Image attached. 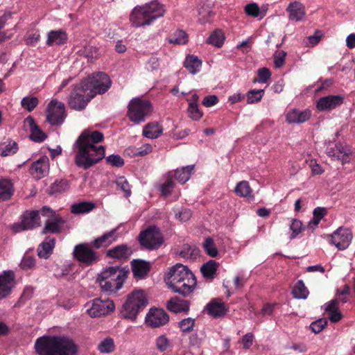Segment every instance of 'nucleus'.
I'll return each mask as SVG.
<instances>
[{"mask_svg": "<svg viewBox=\"0 0 355 355\" xmlns=\"http://www.w3.org/2000/svg\"><path fill=\"white\" fill-rule=\"evenodd\" d=\"M103 134L98 130H84L76 141L78 151L74 157L77 166L88 169L105 157V148L95 144L102 141Z\"/></svg>", "mask_w": 355, "mask_h": 355, "instance_id": "nucleus-1", "label": "nucleus"}, {"mask_svg": "<svg viewBox=\"0 0 355 355\" xmlns=\"http://www.w3.org/2000/svg\"><path fill=\"white\" fill-rule=\"evenodd\" d=\"M164 279L169 288L184 297L193 293L197 284L194 274L182 263L171 267L165 274Z\"/></svg>", "mask_w": 355, "mask_h": 355, "instance_id": "nucleus-2", "label": "nucleus"}, {"mask_svg": "<svg viewBox=\"0 0 355 355\" xmlns=\"http://www.w3.org/2000/svg\"><path fill=\"white\" fill-rule=\"evenodd\" d=\"M35 349L39 355H76L77 345L65 336H44L35 343Z\"/></svg>", "mask_w": 355, "mask_h": 355, "instance_id": "nucleus-3", "label": "nucleus"}, {"mask_svg": "<svg viewBox=\"0 0 355 355\" xmlns=\"http://www.w3.org/2000/svg\"><path fill=\"white\" fill-rule=\"evenodd\" d=\"M166 12L165 6L157 0H153L135 6L130 15V21L136 28L150 25L155 19Z\"/></svg>", "mask_w": 355, "mask_h": 355, "instance_id": "nucleus-4", "label": "nucleus"}, {"mask_svg": "<svg viewBox=\"0 0 355 355\" xmlns=\"http://www.w3.org/2000/svg\"><path fill=\"white\" fill-rule=\"evenodd\" d=\"M128 272V270L119 266L106 268L98 277L101 288L105 292H117L123 286Z\"/></svg>", "mask_w": 355, "mask_h": 355, "instance_id": "nucleus-5", "label": "nucleus"}, {"mask_svg": "<svg viewBox=\"0 0 355 355\" xmlns=\"http://www.w3.org/2000/svg\"><path fill=\"white\" fill-rule=\"evenodd\" d=\"M40 214L50 217L54 212L47 207H43L40 211H26L21 216V222L12 224L10 229L14 233H19L40 226Z\"/></svg>", "mask_w": 355, "mask_h": 355, "instance_id": "nucleus-6", "label": "nucleus"}, {"mask_svg": "<svg viewBox=\"0 0 355 355\" xmlns=\"http://www.w3.org/2000/svg\"><path fill=\"white\" fill-rule=\"evenodd\" d=\"M147 300L142 291H133L123 304L121 314L125 318L135 320L141 309L147 305Z\"/></svg>", "mask_w": 355, "mask_h": 355, "instance_id": "nucleus-7", "label": "nucleus"}, {"mask_svg": "<svg viewBox=\"0 0 355 355\" xmlns=\"http://www.w3.org/2000/svg\"><path fill=\"white\" fill-rule=\"evenodd\" d=\"M85 87L88 89L89 97L94 98L97 94L105 93L111 86L112 82L110 77L105 73L99 72L89 76L82 80Z\"/></svg>", "mask_w": 355, "mask_h": 355, "instance_id": "nucleus-8", "label": "nucleus"}, {"mask_svg": "<svg viewBox=\"0 0 355 355\" xmlns=\"http://www.w3.org/2000/svg\"><path fill=\"white\" fill-rule=\"evenodd\" d=\"M81 81L76 85L68 97L69 106L75 110L80 111L85 108L88 103L92 99L90 98L88 89Z\"/></svg>", "mask_w": 355, "mask_h": 355, "instance_id": "nucleus-9", "label": "nucleus"}, {"mask_svg": "<svg viewBox=\"0 0 355 355\" xmlns=\"http://www.w3.org/2000/svg\"><path fill=\"white\" fill-rule=\"evenodd\" d=\"M150 112L151 104L148 101L136 98L129 103L128 116L131 121L139 123L144 121Z\"/></svg>", "mask_w": 355, "mask_h": 355, "instance_id": "nucleus-10", "label": "nucleus"}, {"mask_svg": "<svg viewBox=\"0 0 355 355\" xmlns=\"http://www.w3.org/2000/svg\"><path fill=\"white\" fill-rule=\"evenodd\" d=\"M140 244L148 250H157L163 243L164 239L159 229L150 226L139 234Z\"/></svg>", "mask_w": 355, "mask_h": 355, "instance_id": "nucleus-11", "label": "nucleus"}, {"mask_svg": "<svg viewBox=\"0 0 355 355\" xmlns=\"http://www.w3.org/2000/svg\"><path fill=\"white\" fill-rule=\"evenodd\" d=\"M92 243H83L78 244L73 249V257L80 263L91 266L99 259L98 254L92 249Z\"/></svg>", "mask_w": 355, "mask_h": 355, "instance_id": "nucleus-12", "label": "nucleus"}, {"mask_svg": "<svg viewBox=\"0 0 355 355\" xmlns=\"http://www.w3.org/2000/svg\"><path fill=\"white\" fill-rule=\"evenodd\" d=\"M87 313L92 318L107 315L114 309L112 300L96 298L86 304Z\"/></svg>", "mask_w": 355, "mask_h": 355, "instance_id": "nucleus-13", "label": "nucleus"}, {"mask_svg": "<svg viewBox=\"0 0 355 355\" xmlns=\"http://www.w3.org/2000/svg\"><path fill=\"white\" fill-rule=\"evenodd\" d=\"M66 117L64 104L53 99L47 107L46 121L52 125H60Z\"/></svg>", "mask_w": 355, "mask_h": 355, "instance_id": "nucleus-14", "label": "nucleus"}, {"mask_svg": "<svg viewBox=\"0 0 355 355\" xmlns=\"http://www.w3.org/2000/svg\"><path fill=\"white\" fill-rule=\"evenodd\" d=\"M325 152L329 157L335 160L340 161L342 164L347 163L350 160L351 152L349 148L340 143L329 142L326 147Z\"/></svg>", "mask_w": 355, "mask_h": 355, "instance_id": "nucleus-15", "label": "nucleus"}, {"mask_svg": "<svg viewBox=\"0 0 355 355\" xmlns=\"http://www.w3.org/2000/svg\"><path fill=\"white\" fill-rule=\"evenodd\" d=\"M352 239V234L347 228L342 227L338 228L331 235V243L334 244L339 250L347 249Z\"/></svg>", "mask_w": 355, "mask_h": 355, "instance_id": "nucleus-16", "label": "nucleus"}, {"mask_svg": "<svg viewBox=\"0 0 355 355\" xmlns=\"http://www.w3.org/2000/svg\"><path fill=\"white\" fill-rule=\"evenodd\" d=\"M168 320V315L162 309H150L146 316V324L153 328L164 326Z\"/></svg>", "mask_w": 355, "mask_h": 355, "instance_id": "nucleus-17", "label": "nucleus"}, {"mask_svg": "<svg viewBox=\"0 0 355 355\" xmlns=\"http://www.w3.org/2000/svg\"><path fill=\"white\" fill-rule=\"evenodd\" d=\"M15 286L14 271L4 270L0 274V300L8 296Z\"/></svg>", "mask_w": 355, "mask_h": 355, "instance_id": "nucleus-18", "label": "nucleus"}, {"mask_svg": "<svg viewBox=\"0 0 355 355\" xmlns=\"http://www.w3.org/2000/svg\"><path fill=\"white\" fill-rule=\"evenodd\" d=\"M344 98L341 95H329L320 98L316 103L318 111L324 112L332 110L341 105Z\"/></svg>", "mask_w": 355, "mask_h": 355, "instance_id": "nucleus-19", "label": "nucleus"}, {"mask_svg": "<svg viewBox=\"0 0 355 355\" xmlns=\"http://www.w3.org/2000/svg\"><path fill=\"white\" fill-rule=\"evenodd\" d=\"M117 228L113 229L109 232L104 233L102 236L95 239L92 245L96 249L101 248H106L116 241L118 238Z\"/></svg>", "mask_w": 355, "mask_h": 355, "instance_id": "nucleus-20", "label": "nucleus"}, {"mask_svg": "<svg viewBox=\"0 0 355 355\" xmlns=\"http://www.w3.org/2000/svg\"><path fill=\"white\" fill-rule=\"evenodd\" d=\"M131 268L135 277L145 278L150 269L149 262L141 259H134L131 261Z\"/></svg>", "mask_w": 355, "mask_h": 355, "instance_id": "nucleus-21", "label": "nucleus"}, {"mask_svg": "<svg viewBox=\"0 0 355 355\" xmlns=\"http://www.w3.org/2000/svg\"><path fill=\"white\" fill-rule=\"evenodd\" d=\"M311 112L308 110L301 111L293 109L288 111L286 115V121L288 123H302L309 119Z\"/></svg>", "mask_w": 355, "mask_h": 355, "instance_id": "nucleus-22", "label": "nucleus"}, {"mask_svg": "<svg viewBox=\"0 0 355 355\" xmlns=\"http://www.w3.org/2000/svg\"><path fill=\"white\" fill-rule=\"evenodd\" d=\"M286 10L288 12V19L292 21H302L306 15L304 5L299 1L290 3Z\"/></svg>", "mask_w": 355, "mask_h": 355, "instance_id": "nucleus-23", "label": "nucleus"}, {"mask_svg": "<svg viewBox=\"0 0 355 355\" xmlns=\"http://www.w3.org/2000/svg\"><path fill=\"white\" fill-rule=\"evenodd\" d=\"M132 253L131 248L127 244L116 245L107 250L106 255L116 259H128Z\"/></svg>", "mask_w": 355, "mask_h": 355, "instance_id": "nucleus-24", "label": "nucleus"}, {"mask_svg": "<svg viewBox=\"0 0 355 355\" xmlns=\"http://www.w3.org/2000/svg\"><path fill=\"white\" fill-rule=\"evenodd\" d=\"M190 303L189 301L181 299L178 297L171 298L167 302V309L174 313H187L189 310Z\"/></svg>", "mask_w": 355, "mask_h": 355, "instance_id": "nucleus-25", "label": "nucleus"}, {"mask_svg": "<svg viewBox=\"0 0 355 355\" xmlns=\"http://www.w3.org/2000/svg\"><path fill=\"white\" fill-rule=\"evenodd\" d=\"M49 167V158L44 156L32 164L31 170V173L35 175L37 178H41L48 173Z\"/></svg>", "mask_w": 355, "mask_h": 355, "instance_id": "nucleus-26", "label": "nucleus"}, {"mask_svg": "<svg viewBox=\"0 0 355 355\" xmlns=\"http://www.w3.org/2000/svg\"><path fill=\"white\" fill-rule=\"evenodd\" d=\"M67 34L62 30L51 31L48 33L46 45H62L67 41Z\"/></svg>", "mask_w": 355, "mask_h": 355, "instance_id": "nucleus-27", "label": "nucleus"}, {"mask_svg": "<svg viewBox=\"0 0 355 355\" xmlns=\"http://www.w3.org/2000/svg\"><path fill=\"white\" fill-rule=\"evenodd\" d=\"M55 241L54 238L47 236L37 248V254L39 257L48 259L52 254L53 249L55 247Z\"/></svg>", "mask_w": 355, "mask_h": 355, "instance_id": "nucleus-28", "label": "nucleus"}, {"mask_svg": "<svg viewBox=\"0 0 355 355\" xmlns=\"http://www.w3.org/2000/svg\"><path fill=\"white\" fill-rule=\"evenodd\" d=\"M26 122L28 124L31 129L30 138L36 142L43 141L46 135L40 129L38 125L35 123L34 119L31 116L26 119Z\"/></svg>", "mask_w": 355, "mask_h": 355, "instance_id": "nucleus-29", "label": "nucleus"}, {"mask_svg": "<svg viewBox=\"0 0 355 355\" xmlns=\"http://www.w3.org/2000/svg\"><path fill=\"white\" fill-rule=\"evenodd\" d=\"M64 223V221L61 217H55L53 219L49 218L45 222V225L42 230V233H59Z\"/></svg>", "mask_w": 355, "mask_h": 355, "instance_id": "nucleus-30", "label": "nucleus"}, {"mask_svg": "<svg viewBox=\"0 0 355 355\" xmlns=\"http://www.w3.org/2000/svg\"><path fill=\"white\" fill-rule=\"evenodd\" d=\"M194 166L192 164L178 168L174 173H172L173 178H175L181 184H184L189 180L191 174L194 170Z\"/></svg>", "mask_w": 355, "mask_h": 355, "instance_id": "nucleus-31", "label": "nucleus"}, {"mask_svg": "<svg viewBox=\"0 0 355 355\" xmlns=\"http://www.w3.org/2000/svg\"><path fill=\"white\" fill-rule=\"evenodd\" d=\"M14 193L12 182L6 178L0 179V201H5L11 198Z\"/></svg>", "mask_w": 355, "mask_h": 355, "instance_id": "nucleus-32", "label": "nucleus"}, {"mask_svg": "<svg viewBox=\"0 0 355 355\" xmlns=\"http://www.w3.org/2000/svg\"><path fill=\"white\" fill-rule=\"evenodd\" d=\"M206 307L208 313L214 318L221 317L224 315L227 311L224 304L217 300H212Z\"/></svg>", "mask_w": 355, "mask_h": 355, "instance_id": "nucleus-33", "label": "nucleus"}, {"mask_svg": "<svg viewBox=\"0 0 355 355\" xmlns=\"http://www.w3.org/2000/svg\"><path fill=\"white\" fill-rule=\"evenodd\" d=\"M163 132V128L157 122L149 123L144 126L143 135L150 139H156L159 137Z\"/></svg>", "mask_w": 355, "mask_h": 355, "instance_id": "nucleus-34", "label": "nucleus"}, {"mask_svg": "<svg viewBox=\"0 0 355 355\" xmlns=\"http://www.w3.org/2000/svg\"><path fill=\"white\" fill-rule=\"evenodd\" d=\"M202 62L197 56L188 55L184 62V67L193 75L200 71Z\"/></svg>", "mask_w": 355, "mask_h": 355, "instance_id": "nucleus-35", "label": "nucleus"}, {"mask_svg": "<svg viewBox=\"0 0 355 355\" xmlns=\"http://www.w3.org/2000/svg\"><path fill=\"white\" fill-rule=\"evenodd\" d=\"M234 192L240 197L254 198L252 189L248 181L243 180L237 183Z\"/></svg>", "mask_w": 355, "mask_h": 355, "instance_id": "nucleus-36", "label": "nucleus"}, {"mask_svg": "<svg viewBox=\"0 0 355 355\" xmlns=\"http://www.w3.org/2000/svg\"><path fill=\"white\" fill-rule=\"evenodd\" d=\"M95 207L92 202H81L71 205V211L74 214H84L91 211Z\"/></svg>", "mask_w": 355, "mask_h": 355, "instance_id": "nucleus-37", "label": "nucleus"}, {"mask_svg": "<svg viewBox=\"0 0 355 355\" xmlns=\"http://www.w3.org/2000/svg\"><path fill=\"white\" fill-rule=\"evenodd\" d=\"M153 150V146L149 144H143L140 147L132 146L126 150L127 153L132 154V156H140L143 157L149 153Z\"/></svg>", "mask_w": 355, "mask_h": 355, "instance_id": "nucleus-38", "label": "nucleus"}, {"mask_svg": "<svg viewBox=\"0 0 355 355\" xmlns=\"http://www.w3.org/2000/svg\"><path fill=\"white\" fill-rule=\"evenodd\" d=\"M292 293L297 299H306L309 295V291L302 280H299L294 286Z\"/></svg>", "mask_w": 355, "mask_h": 355, "instance_id": "nucleus-39", "label": "nucleus"}, {"mask_svg": "<svg viewBox=\"0 0 355 355\" xmlns=\"http://www.w3.org/2000/svg\"><path fill=\"white\" fill-rule=\"evenodd\" d=\"M225 36L221 31H214L207 39V42L216 47H220L223 44Z\"/></svg>", "mask_w": 355, "mask_h": 355, "instance_id": "nucleus-40", "label": "nucleus"}, {"mask_svg": "<svg viewBox=\"0 0 355 355\" xmlns=\"http://www.w3.org/2000/svg\"><path fill=\"white\" fill-rule=\"evenodd\" d=\"M216 262L214 260H210L202 266L200 271L205 277L212 278L214 275L216 273Z\"/></svg>", "mask_w": 355, "mask_h": 355, "instance_id": "nucleus-41", "label": "nucleus"}, {"mask_svg": "<svg viewBox=\"0 0 355 355\" xmlns=\"http://www.w3.org/2000/svg\"><path fill=\"white\" fill-rule=\"evenodd\" d=\"M98 349L101 353L109 354L114 351L115 345L112 338L107 337L101 340L98 345Z\"/></svg>", "mask_w": 355, "mask_h": 355, "instance_id": "nucleus-42", "label": "nucleus"}, {"mask_svg": "<svg viewBox=\"0 0 355 355\" xmlns=\"http://www.w3.org/2000/svg\"><path fill=\"white\" fill-rule=\"evenodd\" d=\"M69 188V182L67 180L55 181L49 188V193L53 195L65 191Z\"/></svg>", "mask_w": 355, "mask_h": 355, "instance_id": "nucleus-43", "label": "nucleus"}, {"mask_svg": "<svg viewBox=\"0 0 355 355\" xmlns=\"http://www.w3.org/2000/svg\"><path fill=\"white\" fill-rule=\"evenodd\" d=\"M187 41V34L182 30L175 31L174 34L171 35L168 38V42L171 44H184Z\"/></svg>", "mask_w": 355, "mask_h": 355, "instance_id": "nucleus-44", "label": "nucleus"}, {"mask_svg": "<svg viewBox=\"0 0 355 355\" xmlns=\"http://www.w3.org/2000/svg\"><path fill=\"white\" fill-rule=\"evenodd\" d=\"M326 209L323 207H316L313 212V217L312 220L309 223L308 227L313 228L317 226L323 216L326 214Z\"/></svg>", "mask_w": 355, "mask_h": 355, "instance_id": "nucleus-45", "label": "nucleus"}, {"mask_svg": "<svg viewBox=\"0 0 355 355\" xmlns=\"http://www.w3.org/2000/svg\"><path fill=\"white\" fill-rule=\"evenodd\" d=\"M155 347L160 352H164L170 348L172 345L171 341L165 335H161L155 340Z\"/></svg>", "mask_w": 355, "mask_h": 355, "instance_id": "nucleus-46", "label": "nucleus"}, {"mask_svg": "<svg viewBox=\"0 0 355 355\" xmlns=\"http://www.w3.org/2000/svg\"><path fill=\"white\" fill-rule=\"evenodd\" d=\"M39 103V100L35 96H26L21 99V106L28 112L33 111Z\"/></svg>", "mask_w": 355, "mask_h": 355, "instance_id": "nucleus-47", "label": "nucleus"}, {"mask_svg": "<svg viewBox=\"0 0 355 355\" xmlns=\"http://www.w3.org/2000/svg\"><path fill=\"white\" fill-rule=\"evenodd\" d=\"M203 248L205 252L211 257H216L218 255V250L216 247V245L214 243V241L211 238H207L203 244Z\"/></svg>", "mask_w": 355, "mask_h": 355, "instance_id": "nucleus-48", "label": "nucleus"}, {"mask_svg": "<svg viewBox=\"0 0 355 355\" xmlns=\"http://www.w3.org/2000/svg\"><path fill=\"white\" fill-rule=\"evenodd\" d=\"M263 94L264 90L263 89L250 90L247 93L248 103L252 104L259 102V101H261Z\"/></svg>", "mask_w": 355, "mask_h": 355, "instance_id": "nucleus-49", "label": "nucleus"}, {"mask_svg": "<svg viewBox=\"0 0 355 355\" xmlns=\"http://www.w3.org/2000/svg\"><path fill=\"white\" fill-rule=\"evenodd\" d=\"M174 187V182L172 172L168 174L166 182L161 187V192L163 196L168 195Z\"/></svg>", "mask_w": 355, "mask_h": 355, "instance_id": "nucleus-50", "label": "nucleus"}, {"mask_svg": "<svg viewBox=\"0 0 355 355\" xmlns=\"http://www.w3.org/2000/svg\"><path fill=\"white\" fill-rule=\"evenodd\" d=\"M198 254V250L196 248H192L189 245H184L182 249L179 252L181 257L184 259H192Z\"/></svg>", "mask_w": 355, "mask_h": 355, "instance_id": "nucleus-51", "label": "nucleus"}, {"mask_svg": "<svg viewBox=\"0 0 355 355\" xmlns=\"http://www.w3.org/2000/svg\"><path fill=\"white\" fill-rule=\"evenodd\" d=\"M290 230L292 231L290 239H293L300 234L303 230L302 222L298 219H293L290 225Z\"/></svg>", "mask_w": 355, "mask_h": 355, "instance_id": "nucleus-52", "label": "nucleus"}, {"mask_svg": "<svg viewBox=\"0 0 355 355\" xmlns=\"http://www.w3.org/2000/svg\"><path fill=\"white\" fill-rule=\"evenodd\" d=\"M327 320L325 318H321L313 322L310 324V329L315 334H318L322 331V329L327 326Z\"/></svg>", "mask_w": 355, "mask_h": 355, "instance_id": "nucleus-53", "label": "nucleus"}, {"mask_svg": "<svg viewBox=\"0 0 355 355\" xmlns=\"http://www.w3.org/2000/svg\"><path fill=\"white\" fill-rule=\"evenodd\" d=\"M188 113L189 117L194 121L199 120L202 116V113L199 110L198 105L189 104Z\"/></svg>", "mask_w": 355, "mask_h": 355, "instance_id": "nucleus-54", "label": "nucleus"}, {"mask_svg": "<svg viewBox=\"0 0 355 355\" xmlns=\"http://www.w3.org/2000/svg\"><path fill=\"white\" fill-rule=\"evenodd\" d=\"M35 266V260L33 257L25 255L20 263V267L25 270L33 269Z\"/></svg>", "mask_w": 355, "mask_h": 355, "instance_id": "nucleus-55", "label": "nucleus"}, {"mask_svg": "<svg viewBox=\"0 0 355 355\" xmlns=\"http://www.w3.org/2000/svg\"><path fill=\"white\" fill-rule=\"evenodd\" d=\"M116 184L124 193L126 197L131 195V190L128 182L124 177H120L116 180Z\"/></svg>", "mask_w": 355, "mask_h": 355, "instance_id": "nucleus-56", "label": "nucleus"}, {"mask_svg": "<svg viewBox=\"0 0 355 355\" xmlns=\"http://www.w3.org/2000/svg\"><path fill=\"white\" fill-rule=\"evenodd\" d=\"M245 12L248 16L257 17L259 15L260 9L258 4L251 3L245 6Z\"/></svg>", "mask_w": 355, "mask_h": 355, "instance_id": "nucleus-57", "label": "nucleus"}, {"mask_svg": "<svg viewBox=\"0 0 355 355\" xmlns=\"http://www.w3.org/2000/svg\"><path fill=\"white\" fill-rule=\"evenodd\" d=\"M286 53L284 51H276L274 53V64L275 67L279 68L284 65Z\"/></svg>", "mask_w": 355, "mask_h": 355, "instance_id": "nucleus-58", "label": "nucleus"}, {"mask_svg": "<svg viewBox=\"0 0 355 355\" xmlns=\"http://www.w3.org/2000/svg\"><path fill=\"white\" fill-rule=\"evenodd\" d=\"M17 150V144L16 142H10L1 151V155L3 157L13 155Z\"/></svg>", "mask_w": 355, "mask_h": 355, "instance_id": "nucleus-59", "label": "nucleus"}, {"mask_svg": "<svg viewBox=\"0 0 355 355\" xmlns=\"http://www.w3.org/2000/svg\"><path fill=\"white\" fill-rule=\"evenodd\" d=\"M193 325L194 320L191 318L183 319L179 323V326L183 331H190Z\"/></svg>", "mask_w": 355, "mask_h": 355, "instance_id": "nucleus-60", "label": "nucleus"}, {"mask_svg": "<svg viewBox=\"0 0 355 355\" xmlns=\"http://www.w3.org/2000/svg\"><path fill=\"white\" fill-rule=\"evenodd\" d=\"M108 163L114 166L121 167L124 164L123 159L119 155H111L106 158Z\"/></svg>", "mask_w": 355, "mask_h": 355, "instance_id": "nucleus-61", "label": "nucleus"}, {"mask_svg": "<svg viewBox=\"0 0 355 355\" xmlns=\"http://www.w3.org/2000/svg\"><path fill=\"white\" fill-rule=\"evenodd\" d=\"M349 291V287L347 285H345L343 286V288L342 290L338 289L337 290V297L338 298L336 300H338V302H341L343 303H345L347 302V295Z\"/></svg>", "mask_w": 355, "mask_h": 355, "instance_id": "nucleus-62", "label": "nucleus"}, {"mask_svg": "<svg viewBox=\"0 0 355 355\" xmlns=\"http://www.w3.org/2000/svg\"><path fill=\"white\" fill-rule=\"evenodd\" d=\"M191 216V211L189 209H182L181 211L175 213V218L182 222H186Z\"/></svg>", "mask_w": 355, "mask_h": 355, "instance_id": "nucleus-63", "label": "nucleus"}, {"mask_svg": "<svg viewBox=\"0 0 355 355\" xmlns=\"http://www.w3.org/2000/svg\"><path fill=\"white\" fill-rule=\"evenodd\" d=\"M253 340L254 335L252 333H248L243 336L241 343L243 345L244 349H248L252 346Z\"/></svg>", "mask_w": 355, "mask_h": 355, "instance_id": "nucleus-64", "label": "nucleus"}]
</instances>
